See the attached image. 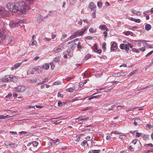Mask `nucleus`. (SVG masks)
<instances>
[{
  "instance_id": "nucleus-1",
  "label": "nucleus",
  "mask_w": 153,
  "mask_h": 153,
  "mask_svg": "<svg viewBox=\"0 0 153 153\" xmlns=\"http://www.w3.org/2000/svg\"><path fill=\"white\" fill-rule=\"evenodd\" d=\"M7 7L9 11L15 13L19 12L21 13H24L27 7L26 3L22 1H20L13 5L8 3L7 5Z\"/></svg>"
},
{
  "instance_id": "nucleus-2",
  "label": "nucleus",
  "mask_w": 153,
  "mask_h": 153,
  "mask_svg": "<svg viewBox=\"0 0 153 153\" xmlns=\"http://www.w3.org/2000/svg\"><path fill=\"white\" fill-rule=\"evenodd\" d=\"M23 23V21L19 19H17L16 20H14L13 21L11 22L10 24V27H12L14 26H20V24Z\"/></svg>"
},
{
  "instance_id": "nucleus-3",
  "label": "nucleus",
  "mask_w": 153,
  "mask_h": 153,
  "mask_svg": "<svg viewBox=\"0 0 153 153\" xmlns=\"http://www.w3.org/2000/svg\"><path fill=\"white\" fill-rule=\"evenodd\" d=\"M26 89V87L23 85H19L14 88L13 90L15 91H18L19 92H23Z\"/></svg>"
},
{
  "instance_id": "nucleus-4",
  "label": "nucleus",
  "mask_w": 153,
  "mask_h": 153,
  "mask_svg": "<svg viewBox=\"0 0 153 153\" xmlns=\"http://www.w3.org/2000/svg\"><path fill=\"white\" fill-rule=\"evenodd\" d=\"M8 12H9L8 10H5L3 7L0 8V16L3 17L6 15L7 14Z\"/></svg>"
},
{
  "instance_id": "nucleus-5",
  "label": "nucleus",
  "mask_w": 153,
  "mask_h": 153,
  "mask_svg": "<svg viewBox=\"0 0 153 153\" xmlns=\"http://www.w3.org/2000/svg\"><path fill=\"white\" fill-rule=\"evenodd\" d=\"M120 48L122 49H125L127 52H128L129 50V48L127 46V43L125 44H121L120 46Z\"/></svg>"
},
{
  "instance_id": "nucleus-6",
  "label": "nucleus",
  "mask_w": 153,
  "mask_h": 153,
  "mask_svg": "<svg viewBox=\"0 0 153 153\" xmlns=\"http://www.w3.org/2000/svg\"><path fill=\"white\" fill-rule=\"evenodd\" d=\"M88 27H85V29H82L80 31L77 32V33H76V34L77 35V36L78 35L79 36H82L83 34L87 30Z\"/></svg>"
},
{
  "instance_id": "nucleus-7",
  "label": "nucleus",
  "mask_w": 153,
  "mask_h": 153,
  "mask_svg": "<svg viewBox=\"0 0 153 153\" xmlns=\"http://www.w3.org/2000/svg\"><path fill=\"white\" fill-rule=\"evenodd\" d=\"M9 77L8 75L5 76L4 77H3L1 79V81L4 82H9L12 80L11 79H9Z\"/></svg>"
},
{
  "instance_id": "nucleus-8",
  "label": "nucleus",
  "mask_w": 153,
  "mask_h": 153,
  "mask_svg": "<svg viewBox=\"0 0 153 153\" xmlns=\"http://www.w3.org/2000/svg\"><path fill=\"white\" fill-rule=\"evenodd\" d=\"M62 50V47L59 46L55 48L53 50V51L55 53H57L60 52Z\"/></svg>"
},
{
  "instance_id": "nucleus-9",
  "label": "nucleus",
  "mask_w": 153,
  "mask_h": 153,
  "mask_svg": "<svg viewBox=\"0 0 153 153\" xmlns=\"http://www.w3.org/2000/svg\"><path fill=\"white\" fill-rule=\"evenodd\" d=\"M96 7V6L93 2H91L89 5V7L92 10H94Z\"/></svg>"
},
{
  "instance_id": "nucleus-10",
  "label": "nucleus",
  "mask_w": 153,
  "mask_h": 153,
  "mask_svg": "<svg viewBox=\"0 0 153 153\" xmlns=\"http://www.w3.org/2000/svg\"><path fill=\"white\" fill-rule=\"evenodd\" d=\"M117 48V44L116 42H114L111 47V51L115 50Z\"/></svg>"
},
{
  "instance_id": "nucleus-11",
  "label": "nucleus",
  "mask_w": 153,
  "mask_h": 153,
  "mask_svg": "<svg viewBox=\"0 0 153 153\" xmlns=\"http://www.w3.org/2000/svg\"><path fill=\"white\" fill-rule=\"evenodd\" d=\"M77 40V39H76L75 40H72V41L68 42V44H70L72 43L71 46L70 47V48H73V47L76 46V44L74 42L75 41H76Z\"/></svg>"
},
{
  "instance_id": "nucleus-12",
  "label": "nucleus",
  "mask_w": 153,
  "mask_h": 153,
  "mask_svg": "<svg viewBox=\"0 0 153 153\" xmlns=\"http://www.w3.org/2000/svg\"><path fill=\"white\" fill-rule=\"evenodd\" d=\"M5 144L7 148H8L9 146L11 147L12 146H16V145L15 143H12L10 142H9L8 143H5Z\"/></svg>"
},
{
  "instance_id": "nucleus-13",
  "label": "nucleus",
  "mask_w": 153,
  "mask_h": 153,
  "mask_svg": "<svg viewBox=\"0 0 153 153\" xmlns=\"http://www.w3.org/2000/svg\"><path fill=\"white\" fill-rule=\"evenodd\" d=\"M99 28L100 29L102 30H105L106 31H108V28L106 27V26L105 25H103L101 26H100Z\"/></svg>"
},
{
  "instance_id": "nucleus-14",
  "label": "nucleus",
  "mask_w": 153,
  "mask_h": 153,
  "mask_svg": "<svg viewBox=\"0 0 153 153\" xmlns=\"http://www.w3.org/2000/svg\"><path fill=\"white\" fill-rule=\"evenodd\" d=\"M42 67L44 69L48 70L49 68V65L48 63H45L42 65Z\"/></svg>"
},
{
  "instance_id": "nucleus-15",
  "label": "nucleus",
  "mask_w": 153,
  "mask_h": 153,
  "mask_svg": "<svg viewBox=\"0 0 153 153\" xmlns=\"http://www.w3.org/2000/svg\"><path fill=\"white\" fill-rule=\"evenodd\" d=\"M37 42L34 39H32L30 42L29 45L30 46L32 45H36V44Z\"/></svg>"
},
{
  "instance_id": "nucleus-16",
  "label": "nucleus",
  "mask_w": 153,
  "mask_h": 153,
  "mask_svg": "<svg viewBox=\"0 0 153 153\" xmlns=\"http://www.w3.org/2000/svg\"><path fill=\"white\" fill-rule=\"evenodd\" d=\"M36 71H37L38 73L41 74L42 72V69L41 67H38L37 68H35Z\"/></svg>"
},
{
  "instance_id": "nucleus-17",
  "label": "nucleus",
  "mask_w": 153,
  "mask_h": 153,
  "mask_svg": "<svg viewBox=\"0 0 153 153\" xmlns=\"http://www.w3.org/2000/svg\"><path fill=\"white\" fill-rule=\"evenodd\" d=\"M124 74L123 73H115L113 74V76H117L119 77H120L121 76H123V74Z\"/></svg>"
},
{
  "instance_id": "nucleus-18",
  "label": "nucleus",
  "mask_w": 153,
  "mask_h": 153,
  "mask_svg": "<svg viewBox=\"0 0 153 153\" xmlns=\"http://www.w3.org/2000/svg\"><path fill=\"white\" fill-rule=\"evenodd\" d=\"M131 20L137 23H139L141 21L139 19H136L133 18H131Z\"/></svg>"
},
{
  "instance_id": "nucleus-19",
  "label": "nucleus",
  "mask_w": 153,
  "mask_h": 153,
  "mask_svg": "<svg viewBox=\"0 0 153 153\" xmlns=\"http://www.w3.org/2000/svg\"><path fill=\"white\" fill-rule=\"evenodd\" d=\"M34 71H36L35 68H32L29 69L28 71V73H30L31 74H33Z\"/></svg>"
},
{
  "instance_id": "nucleus-20",
  "label": "nucleus",
  "mask_w": 153,
  "mask_h": 153,
  "mask_svg": "<svg viewBox=\"0 0 153 153\" xmlns=\"http://www.w3.org/2000/svg\"><path fill=\"white\" fill-rule=\"evenodd\" d=\"M6 39V37L5 36L3 35L2 33L0 32V41L1 42V44L2 43V42L1 41V39Z\"/></svg>"
},
{
  "instance_id": "nucleus-21",
  "label": "nucleus",
  "mask_w": 153,
  "mask_h": 153,
  "mask_svg": "<svg viewBox=\"0 0 153 153\" xmlns=\"http://www.w3.org/2000/svg\"><path fill=\"white\" fill-rule=\"evenodd\" d=\"M22 64V62L18 63L15 64L14 67L16 69L18 68Z\"/></svg>"
},
{
  "instance_id": "nucleus-22",
  "label": "nucleus",
  "mask_w": 153,
  "mask_h": 153,
  "mask_svg": "<svg viewBox=\"0 0 153 153\" xmlns=\"http://www.w3.org/2000/svg\"><path fill=\"white\" fill-rule=\"evenodd\" d=\"M151 28V26L149 24H147L145 26V29L148 30H150Z\"/></svg>"
},
{
  "instance_id": "nucleus-23",
  "label": "nucleus",
  "mask_w": 153,
  "mask_h": 153,
  "mask_svg": "<svg viewBox=\"0 0 153 153\" xmlns=\"http://www.w3.org/2000/svg\"><path fill=\"white\" fill-rule=\"evenodd\" d=\"M10 117V116H9L8 115H7L5 116L1 115V116H0V119H4L5 118H8V117Z\"/></svg>"
},
{
  "instance_id": "nucleus-24",
  "label": "nucleus",
  "mask_w": 153,
  "mask_h": 153,
  "mask_svg": "<svg viewBox=\"0 0 153 153\" xmlns=\"http://www.w3.org/2000/svg\"><path fill=\"white\" fill-rule=\"evenodd\" d=\"M119 138L122 140H124L126 139V137L124 135H120L119 136Z\"/></svg>"
},
{
  "instance_id": "nucleus-25",
  "label": "nucleus",
  "mask_w": 153,
  "mask_h": 153,
  "mask_svg": "<svg viewBox=\"0 0 153 153\" xmlns=\"http://www.w3.org/2000/svg\"><path fill=\"white\" fill-rule=\"evenodd\" d=\"M34 0H26V2L30 4H32L34 2Z\"/></svg>"
},
{
  "instance_id": "nucleus-26",
  "label": "nucleus",
  "mask_w": 153,
  "mask_h": 153,
  "mask_svg": "<svg viewBox=\"0 0 153 153\" xmlns=\"http://www.w3.org/2000/svg\"><path fill=\"white\" fill-rule=\"evenodd\" d=\"M97 5L99 8H101L102 6V3L100 1H98L97 3Z\"/></svg>"
},
{
  "instance_id": "nucleus-27",
  "label": "nucleus",
  "mask_w": 153,
  "mask_h": 153,
  "mask_svg": "<svg viewBox=\"0 0 153 153\" xmlns=\"http://www.w3.org/2000/svg\"><path fill=\"white\" fill-rule=\"evenodd\" d=\"M131 12L133 14H137L138 13V12L137 11L134 10L133 9L131 10Z\"/></svg>"
},
{
  "instance_id": "nucleus-28",
  "label": "nucleus",
  "mask_w": 153,
  "mask_h": 153,
  "mask_svg": "<svg viewBox=\"0 0 153 153\" xmlns=\"http://www.w3.org/2000/svg\"><path fill=\"white\" fill-rule=\"evenodd\" d=\"M51 140L53 142V143L54 144H55L57 142H59L60 141V140L59 139H57L56 140H53L51 139Z\"/></svg>"
},
{
  "instance_id": "nucleus-29",
  "label": "nucleus",
  "mask_w": 153,
  "mask_h": 153,
  "mask_svg": "<svg viewBox=\"0 0 153 153\" xmlns=\"http://www.w3.org/2000/svg\"><path fill=\"white\" fill-rule=\"evenodd\" d=\"M67 91L69 92H73L74 91V89L73 88H71L66 89Z\"/></svg>"
},
{
  "instance_id": "nucleus-30",
  "label": "nucleus",
  "mask_w": 153,
  "mask_h": 153,
  "mask_svg": "<svg viewBox=\"0 0 153 153\" xmlns=\"http://www.w3.org/2000/svg\"><path fill=\"white\" fill-rule=\"evenodd\" d=\"M12 79V81L14 82H16L17 81V78L16 76L13 77Z\"/></svg>"
},
{
  "instance_id": "nucleus-31",
  "label": "nucleus",
  "mask_w": 153,
  "mask_h": 153,
  "mask_svg": "<svg viewBox=\"0 0 153 153\" xmlns=\"http://www.w3.org/2000/svg\"><path fill=\"white\" fill-rule=\"evenodd\" d=\"M149 138V136L147 135H145L143 136V138L144 140H147Z\"/></svg>"
},
{
  "instance_id": "nucleus-32",
  "label": "nucleus",
  "mask_w": 153,
  "mask_h": 153,
  "mask_svg": "<svg viewBox=\"0 0 153 153\" xmlns=\"http://www.w3.org/2000/svg\"><path fill=\"white\" fill-rule=\"evenodd\" d=\"M136 135L138 137H139L140 136H142L143 134L141 133H139L138 132L136 133Z\"/></svg>"
},
{
  "instance_id": "nucleus-33",
  "label": "nucleus",
  "mask_w": 153,
  "mask_h": 153,
  "mask_svg": "<svg viewBox=\"0 0 153 153\" xmlns=\"http://www.w3.org/2000/svg\"><path fill=\"white\" fill-rule=\"evenodd\" d=\"M91 57V55L90 54H88L85 56V59L87 60L90 58Z\"/></svg>"
},
{
  "instance_id": "nucleus-34",
  "label": "nucleus",
  "mask_w": 153,
  "mask_h": 153,
  "mask_svg": "<svg viewBox=\"0 0 153 153\" xmlns=\"http://www.w3.org/2000/svg\"><path fill=\"white\" fill-rule=\"evenodd\" d=\"M100 96V95H98L96 96H94L91 98H89L88 99V100H90L91 99L93 98H98V97H99Z\"/></svg>"
},
{
  "instance_id": "nucleus-35",
  "label": "nucleus",
  "mask_w": 153,
  "mask_h": 153,
  "mask_svg": "<svg viewBox=\"0 0 153 153\" xmlns=\"http://www.w3.org/2000/svg\"><path fill=\"white\" fill-rule=\"evenodd\" d=\"M93 153H99L100 152V150H92Z\"/></svg>"
},
{
  "instance_id": "nucleus-36",
  "label": "nucleus",
  "mask_w": 153,
  "mask_h": 153,
  "mask_svg": "<svg viewBox=\"0 0 153 153\" xmlns=\"http://www.w3.org/2000/svg\"><path fill=\"white\" fill-rule=\"evenodd\" d=\"M77 47L78 48L81 49L82 48V46L81 45L80 43L79 42L78 43Z\"/></svg>"
},
{
  "instance_id": "nucleus-37",
  "label": "nucleus",
  "mask_w": 153,
  "mask_h": 153,
  "mask_svg": "<svg viewBox=\"0 0 153 153\" xmlns=\"http://www.w3.org/2000/svg\"><path fill=\"white\" fill-rule=\"evenodd\" d=\"M136 72V71H133V72L131 73L130 74H129L128 75V76L130 77V76H132L133 74H135Z\"/></svg>"
},
{
  "instance_id": "nucleus-38",
  "label": "nucleus",
  "mask_w": 153,
  "mask_h": 153,
  "mask_svg": "<svg viewBox=\"0 0 153 153\" xmlns=\"http://www.w3.org/2000/svg\"><path fill=\"white\" fill-rule=\"evenodd\" d=\"M48 78H46V79H45L44 81H42V82H41L40 84L45 83L47 82L48 81Z\"/></svg>"
},
{
  "instance_id": "nucleus-39",
  "label": "nucleus",
  "mask_w": 153,
  "mask_h": 153,
  "mask_svg": "<svg viewBox=\"0 0 153 153\" xmlns=\"http://www.w3.org/2000/svg\"><path fill=\"white\" fill-rule=\"evenodd\" d=\"M33 144L34 146L36 147L38 144V143L36 141H35L33 143Z\"/></svg>"
},
{
  "instance_id": "nucleus-40",
  "label": "nucleus",
  "mask_w": 153,
  "mask_h": 153,
  "mask_svg": "<svg viewBox=\"0 0 153 153\" xmlns=\"http://www.w3.org/2000/svg\"><path fill=\"white\" fill-rule=\"evenodd\" d=\"M127 47H128V48L129 47L131 48H132L133 47V45H131V44L127 42Z\"/></svg>"
},
{
  "instance_id": "nucleus-41",
  "label": "nucleus",
  "mask_w": 153,
  "mask_h": 153,
  "mask_svg": "<svg viewBox=\"0 0 153 153\" xmlns=\"http://www.w3.org/2000/svg\"><path fill=\"white\" fill-rule=\"evenodd\" d=\"M119 134V133H118V132H117V131H112L111 132V136H112V134Z\"/></svg>"
},
{
  "instance_id": "nucleus-42",
  "label": "nucleus",
  "mask_w": 153,
  "mask_h": 153,
  "mask_svg": "<svg viewBox=\"0 0 153 153\" xmlns=\"http://www.w3.org/2000/svg\"><path fill=\"white\" fill-rule=\"evenodd\" d=\"M12 94L11 93H9L5 97L7 98H10V97L12 96Z\"/></svg>"
},
{
  "instance_id": "nucleus-43",
  "label": "nucleus",
  "mask_w": 153,
  "mask_h": 153,
  "mask_svg": "<svg viewBox=\"0 0 153 153\" xmlns=\"http://www.w3.org/2000/svg\"><path fill=\"white\" fill-rule=\"evenodd\" d=\"M91 108L90 107H87L86 108L83 109L82 110V111H85L88 110Z\"/></svg>"
},
{
  "instance_id": "nucleus-44",
  "label": "nucleus",
  "mask_w": 153,
  "mask_h": 153,
  "mask_svg": "<svg viewBox=\"0 0 153 153\" xmlns=\"http://www.w3.org/2000/svg\"><path fill=\"white\" fill-rule=\"evenodd\" d=\"M89 31L91 33L94 32L95 30L93 28H91L89 29Z\"/></svg>"
},
{
  "instance_id": "nucleus-45",
  "label": "nucleus",
  "mask_w": 153,
  "mask_h": 153,
  "mask_svg": "<svg viewBox=\"0 0 153 153\" xmlns=\"http://www.w3.org/2000/svg\"><path fill=\"white\" fill-rule=\"evenodd\" d=\"M50 65H51V69L53 70L54 69V66L53 63H50Z\"/></svg>"
},
{
  "instance_id": "nucleus-46",
  "label": "nucleus",
  "mask_w": 153,
  "mask_h": 153,
  "mask_svg": "<svg viewBox=\"0 0 153 153\" xmlns=\"http://www.w3.org/2000/svg\"><path fill=\"white\" fill-rule=\"evenodd\" d=\"M80 117L82 118V120H86L88 119V117H85V116L81 117Z\"/></svg>"
},
{
  "instance_id": "nucleus-47",
  "label": "nucleus",
  "mask_w": 153,
  "mask_h": 153,
  "mask_svg": "<svg viewBox=\"0 0 153 153\" xmlns=\"http://www.w3.org/2000/svg\"><path fill=\"white\" fill-rule=\"evenodd\" d=\"M139 50L141 51L142 52L143 51L145 50V47H143L141 48H140L139 49Z\"/></svg>"
},
{
  "instance_id": "nucleus-48",
  "label": "nucleus",
  "mask_w": 153,
  "mask_h": 153,
  "mask_svg": "<svg viewBox=\"0 0 153 153\" xmlns=\"http://www.w3.org/2000/svg\"><path fill=\"white\" fill-rule=\"evenodd\" d=\"M58 104L59 106H61L62 105V102L59 101L58 102Z\"/></svg>"
},
{
  "instance_id": "nucleus-49",
  "label": "nucleus",
  "mask_w": 153,
  "mask_h": 153,
  "mask_svg": "<svg viewBox=\"0 0 153 153\" xmlns=\"http://www.w3.org/2000/svg\"><path fill=\"white\" fill-rule=\"evenodd\" d=\"M59 58L58 57H57L55 58L54 61L55 62H59Z\"/></svg>"
},
{
  "instance_id": "nucleus-50",
  "label": "nucleus",
  "mask_w": 153,
  "mask_h": 153,
  "mask_svg": "<svg viewBox=\"0 0 153 153\" xmlns=\"http://www.w3.org/2000/svg\"><path fill=\"white\" fill-rule=\"evenodd\" d=\"M153 53V50L151 51L150 52L148 53L146 55V56H147L150 55L152 53Z\"/></svg>"
},
{
  "instance_id": "nucleus-51",
  "label": "nucleus",
  "mask_w": 153,
  "mask_h": 153,
  "mask_svg": "<svg viewBox=\"0 0 153 153\" xmlns=\"http://www.w3.org/2000/svg\"><path fill=\"white\" fill-rule=\"evenodd\" d=\"M107 31H106V30L103 33V34L105 35L104 37H105V38L106 37H107V36L108 33H107Z\"/></svg>"
},
{
  "instance_id": "nucleus-52",
  "label": "nucleus",
  "mask_w": 153,
  "mask_h": 153,
  "mask_svg": "<svg viewBox=\"0 0 153 153\" xmlns=\"http://www.w3.org/2000/svg\"><path fill=\"white\" fill-rule=\"evenodd\" d=\"M83 21L85 23H86L88 25H89L90 24L88 22V20H86V19H84L83 20Z\"/></svg>"
},
{
  "instance_id": "nucleus-53",
  "label": "nucleus",
  "mask_w": 153,
  "mask_h": 153,
  "mask_svg": "<svg viewBox=\"0 0 153 153\" xmlns=\"http://www.w3.org/2000/svg\"><path fill=\"white\" fill-rule=\"evenodd\" d=\"M40 80L39 79H36V82L38 84L40 85L41 84V83L40 82Z\"/></svg>"
},
{
  "instance_id": "nucleus-54",
  "label": "nucleus",
  "mask_w": 153,
  "mask_h": 153,
  "mask_svg": "<svg viewBox=\"0 0 153 153\" xmlns=\"http://www.w3.org/2000/svg\"><path fill=\"white\" fill-rule=\"evenodd\" d=\"M95 48H94V51L95 52H97V45H95Z\"/></svg>"
},
{
  "instance_id": "nucleus-55",
  "label": "nucleus",
  "mask_w": 153,
  "mask_h": 153,
  "mask_svg": "<svg viewBox=\"0 0 153 153\" xmlns=\"http://www.w3.org/2000/svg\"><path fill=\"white\" fill-rule=\"evenodd\" d=\"M152 126L150 124L146 126V127L150 129L151 128H152Z\"/></svg>"
},
{
  "instance_id": "nucleus-56",
  "label": "nucleus",
  "mask_w": 153,
  "mask_h": 153,
  "mask_svg": "<svg viewBox=\"0 0 153 153\" xmlns=\"http://www.w3.org/2000/svg\"><path fill=\"white\" fill-rule=\"evenodd\" d=\"M58 97H63V95L62 94H61L60 93H59L58 94Z\"/></svg>"
},
{
  "instance_id": "nucleus-57",
  "label": "nucleus",
  "mask_w": 153,
  "mask_h": 153,
  "mask_svg": "<svg viewBox=\"0 0 153 153\" xmlns=\"http://www.w3.org/2000/svg\"><path fill=\"white\" fill-rule=\"evenodd\" d=\"M132 50L134 52H139V51L137 50L136 49V48H133L132 49Z\"/></svg>"
},
{
  "instance_id": "nucleus-58",
  "label": "nucleus",
  "mask_w": 153,
  "mask_h": 153,
  "mask_svg": "<svg viewBox=\"0 0 153 153\" xmlns=\"http://www.w3.org/2000/svg\"><path fill=\"white\" fill-rule=\"evenodd\" d=\"M92 16H93V17L94 18H96V14H95V12H93L92 14Z\"/></svg>"
},
{
  "instance_id": "nucleus-59",
  "label": "nucleus",
  "mask_w": 153,
  "mask_h": 153,
  "mask_svg": "<svg viewBox=\"0 0 153 153\" xmlns=\"http://www.w3.org/2000/svg\"><path fill=\"white\" fill-rule=\"evenodd\" d=\"M87 143V141L86 140H84L83 142L82 145L84 146Z\"/></svg>"
},
{
  "instance_id": "nucleus-60",
  "label": "nucleus",
  "mask_w": 153,
  "mask_h": 153,
  "mask_svg": "<svg viewBox=\"0 0 153 153\" xmlns=\"http://www.w3.org/2000/svg\"><path fill=\"white\" fill-rule=\"evenodd\" d=\"M27 133V132L26 131H22L20 132V134H26Z\"/></svg>"
},
{
  "instance_id": "nucleus-61",
  "label": "nucleus",
  "mask_w": 153,
  "mask_h": 153,
  "mask_svg": "<svg viewBox=\"0 0 153 153\" xmlns=\"http://www.w3.org/2000/svg\"><path fill=\"white\" fill-rule=\"evenodd\" d=\"M135 121H136L137 122V123L139 122V123H140V119H138V118H135Z\"/></svg>"
},
{
  "instance_id": "nucleus-62",
  "label": "nucleus",
  "mask_w": 153,
  "mask_h": 153,
  "mask_svg": "<svg viewBox=\"0 0 153 153\" xmlns=\"http://www.w3.org/2000/svg\"><path fill=\"white\" fill-rule=\"evenodd\" d=\"M60 82V81L56 82L54 83V85H57L59 84Z\"/></svg>"
},
{
  "instance_id": "nucleus-63",
  "label": "nucleus",
  "mask_w": 153,
  "mask_h": 153,
  "mask_svg": "<svg viewBox=\"0 0 153 153\" xmlns=\"http://www.w3.org/2000/svg\"><path fill=\"white\" fill-rule=\"evenodd\" d=\"M131 33V32L129 31H127L126 32V34L127 35H128L130 34V33Z\"/></svg>"
},
{
  "instance_id": "nucleus-64",
  "label": "nucleus",
  "mask_w": 153,
  "mask_h": 153,
  "mask_svg": "<svg viewBox=\"0 0 153 153\" xmlns=\"http://www.w3.org/2000/svg\"><path fill=\"white\" fill-rule=\"evenodd\" d=\"M150 152H153V149H152L151 150H148L145 152V153H147Z\"/></svg>"
}]
</instances>
